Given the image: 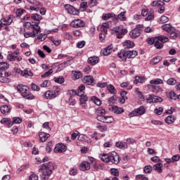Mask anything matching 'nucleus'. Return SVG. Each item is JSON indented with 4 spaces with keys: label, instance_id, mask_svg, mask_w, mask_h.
I'll list each match as a JSON object with an SVG mask.
<instances>
[{
    "label": "nucleus",
    "instance_id": "nucleus-26",
    "mask_svg": "<svg viewBox=\"0 0 180 180\" xmlns=\"http://www.w3.org/2000/svg\"><path fill=\"white\" fill-rule=\"evenodd\" d=\"M114 119L112 116H104L103 118H100V122L103 123H112Z\"/></svg>",
    "mask_w": 180,
    "mask_h": 180
},
{
    "label": "nucleus",
    "instance_id": "nucleus-62",
    "mask_svg": "<svg viewBox=\"0 0 180 180\" xmlns=\"http://www.w3.org/2000/svg\"><path fill=\"white\" fill-rule=\"evenodd\" d=\"M78 174V169L75 167H72L70 170V175H72L73 176Z\"/></svg>",
    "mask_w": 180,
    "mask_h": 180
},
{
    "label": "nucleus",
    "instance_id": "nucleus-61",
    "mask_svg": "<svg viewBox=\"0 0 180 180\" xmlns=\"http://www.w3.org/2000/svg\"><path fill=\"white\" fill-rule=\"evenodd\" d=\"M13 123L15 124H20L22 123V118L20 117H13Z\"/></svg>",
    "mask_w": 180,
    "mask_h": 180
},
{
    "label": "nucleus",
    "instance_id": "nucleus-42",
    "mask_svg": "<svg viewBox=\"0 0 180 180\" xmlns=\"http://www.w3.org/2000/svg\"><path fill=\"white\" fill-rule=\"evenodd\" d=\"M109 25H110V22H103L102 24V27L105 34H108V29L109 28Z\"/></svg>",
    "mask_w": 180,
    "mask_h": 180
},
{
    "label": "nucleus",
    "instance_id": "nucleus-5",
    "mask_svg": "<svg viewBox=\"0 0 180 180\" xmlns=\"http://www.w3.org/2000/svg\"><path fill=\"white\" fill-rule=\"evenodd\" d=\"M146 113V107L141 105L139 108L132 110L129 113V117H134L135 116H143Z\"/></svg>",
    "mask_w": 180,
    "mask_h": 180
},
{
    "label": "nucleus",
    "instance_id": "nucleus-28",
    "mask_svg": "<svg viewBox=\"0 0 180 180\" xmlns=\"http://www.w3.org/2000/svg\"><path fill=\"white\" fill-rule=\"evenodd\" d=\"M143 82H146V77H140L136 76L135 77V79L134 81V84H143Z\"/></svg>",
    "mask_w": 180,
    "mask_h": 180
},
{
    "label": "nucleus",
    "instance_id": "nucleus-7",
    "mask_svg": "<svg viewBox=\"0 0 180 180\" xmlns=\"http://www.w3.org/2000/svg\"><path fill=\"white\" fill-rule=\"evenodd\" d=\"M32 30L33 31L32 32H28L24 34L25 39H28V37H36V35L40 33V26L39 25H33Z\"/></svg>",
    "mask_w": 180,
    "mask_h": 180
},
{
    "label": "nucleus",
    "instance_id": "nucleus-4",
    "mask_svg": "<svg viewBox=\"0 0 180 180\" xmlns=\"http://www.w3.org/2000/svg\"><path fill=\"white\" fill-rule=\"evenodd\" d=\"M84 91H85V85L82 84L77 89V95L79 97L80 103H86L88 102V96L84 95Z\"/></svg>",
    "mask_w": 180,
    "mask_h": 180
},
{
    "label": "nucleus",
    "instance_id": "nucleus-11",
    "mask_svg": "<svg viewBox=\"0 0 180 180\" xmlns=\"http://www.w3.org/2000/svg\"><path fill=\"white\" fill-rule=\"evenodd\" d=\"M96 115L97 120H98V122H101L100 119H103L105 115H106V111L105 110V109L99 107L96 110Z\"/></svg>",
    "mask_w": 180,
    "mask_h": 180
},
{
    "label": "nucleus",
    "instance_id": "nucleus-14",
    "mask_svg": "<svg viewBox=\"0 0 180 180\" xmlns=\"http://www.w3.org/2000/svg\"><path fill=\"white\" fill-rule=\"evenodd\" d=\"M82 82L87 85H94L95 84V79L92 76L87 75L83 77Z\"/></svg>",
    "mask_w": 180,
    "mask_h": 180
},
{
    "label": "nucleus",
    "instance_id": "nucleus-3",
    "mask_svg": "<svg viewBox=\"0 0 180 180\" xmlns=\"http://www.w3.org/2000/svg\"><path fill=\"white\" fill-rule=\"evenodd\" d=\"M60 94V88L56 87L55 90H48L44 94L45 99H54Z\"/></svg>",
    "mask_w": 180,
    "mask_h": 180
},
{
    "label": "nucleus",
    "instance_id": "nucleus-54",
    "mask_svg": "<svg viewBox=\"0 0 180 180\" xmlns=\"http://www.w3.org/2000/svg\"><path fill=\"white\" fill-rule=\"evenodd\" d=\"M125 13H126V11L121 12V13L117 15V18H118L120 20H122V21L126 20V16L124 15Z\"/></svg>",
    "mask_w": 180,
    "mask_h": 180
},
{
    "label": "nucleus",
    "instance_id": "nucleus-63",
    "mask_svg": "<svg viewBox=\"0 0 180 180\" xmlns=\"http://www.w3.org/2000/svg\"><path fill=\"white\" fill-rule=\"evenodd\" d=\"M169 20V18L165 15H162L160 18V22L161 23H167V22H168Z\"/></svg>",
    "mask_w": 180,
    "mask_h": 180
},
{
    "label": "nucleus",
    "instance_id": "nucleus-15",
    "mask_svg": "<svg viewBox=\"0 0 180 180\" xmlns=\"http://www.w3.org/2000/svg\"><path fill=\"white\" fill-rule=\"evenodd\" d=\"M79 168L81 171H89L91 169V164L86 161H84L80 164Z\"/></svg>",
    "mask_w": 180,
    "mask_h": 180
},
{
    "label": "nucleus",
    "instance_id": "nucleus-33",
    "mask_svg": "<svg viewBox=\"0 0 180 180\" xmlns=\"http://www.w3.org/2000/svg\"><path fill=\"white\" fill-rule=\"evenodd\" d=\"M91 101L94 102V103H95V105H97V106H101V105H102V101H101V99H99L96 96H91Z\"/></svg>",
    "mask_w": 180,
    "mask_h": 180
},
{
    "label": "nucleus",
    "instance_id": "nucleus-27",
    "mask_svg": "<svg viewBox=\"0 0 180 180\" xmlns=\"http://www.w3.org/2000/svg\"><path fill=\"white\" fill-rule=\"evenodd\" d=\"M72 74H73V79L74 81H77V79H79V78H82V72L81 71H72Z\"/></svg>",
    "mask_w": 180,
    "mask_h": 180
},
{
    "label": "nucleus",
    "instance_id": "nucleus-39",
    "mask_svg": "<svg viewBox=\"0 0 180 180\" xmlns=\"http://www.w3.org/2000/svg\"><path fill=\"white\" fill-rule=\"evenodd\" d=\"M165 5V3L161 1H153L151 3V6H158V8H161Z\"/></svg>",
    "mask_w": 180,
    "mask_h": 180
},
{
    "label": "nucleus",
    "instance_id": "nucleus-29",
    "mask_svg": "<svg viewBox=\"0 0 180 180\" xmlns=\"http://www.w3.org/2000/svg\"><path fill=\"white\" fill-rule=\"evenodd\" d=\"M107 89L112 95H116L117 94V91H116V88L112 84H108Z\"/></svg>",
    "mask_w": 180,
    "mask_h": 180
},
{
    "label": "nucleus",
    "instance_id": "nucleus-31",
    "mask_svg": "<svg viewBox=\"0 0 180 180\" xmlns=\"http://www.w3.org/2000/svg\"><path fill=\"white\" fill-rule=\"evenodd\" d=\"M79 141H85L86 143H91V139H89L86 135L82 134L78 137Z\"/></svg>",
    "mask_w": 180,
    "mask_h": 180
},
{
    "label": "nucleus",
    "instance_id": "nucleus-53",
    "mask_svg": "<svg viewBox=\"0 0 180 180\" xmlns=\"http://www.w3.org/2000/svg\"><path fill=\"white\" fill-rule=\"evenodd\" d=\"M51 84V82L50 80H45L41 84V88H49L50 85Z\"/></svg>",
    "mask_w": 180,
    "mask_h": 180
},
{
    "label": "nucleus",
    "instance_id": "nucleus-1",
    "mask_svg": "<svg viewBox=\"0 0 180 180\" xmlns=\"http://www.w3.org/2000/svg\"><path fill=\"white\" fill-rule=\"evenodd\" d=\"M56 169V165L53 162H49L48 163L43 164L40 166L39 169V172H41V178L42 180L49 179L53 174V171Z\"/></svg>",
    "mask_w": 180,
    "mask_h": 180
},
{
    "label": "nucleus",
    "instance_id": "nucleus-57",
    "mask_svg": "<svg viewBox=\"0 0 180 180\" xmlns=\"http://www.w3.org/2000/svg\"><path fill=\"white\" fill-rule=\"evenodd\" d=\"M38 40H41V41H44L46 39H47V34H40L37 37Z\"/></svg>",
    "mask_w": 180,
    "mask_h": 180
},
{
    "label": "nucleus",
    "instance_id": "nucleus-64",
    "mask_svg": "<svg viewBox=\"0 0 180 180\" xmlns=\"http://www.w3.org/2000/svg\"><path fill=\"white\" fill-rule=\"evenodd\" d=\"M168 85H175L176 84V80L174 78H170L167 80Z\"/></svg>",
    "mask_w": 180,
    "mask_h": 180
},
{
    "label": "nucleus",
    "instance_id": "nucleus-41",
    "mask_svg": "<svg viewBox=\"0 0 180 180\" xmlns=\"http://www.w3.org/2000/svg\"><path fill=\"white\" fill-rule=\"evenodd\" d=\"M150 84L154 85H160V84H164V81L161 79H155L150 81Z\"/></svg>",
    "mask_w": 180,
    "mask_h": 180
},
{
    "label": "nucleus",
    "instance_id": "nucleus-50",
    "mask_svg": "<svg viewBox=\"0 0 180 180\" xmlns=\"http://www.w3.org/2000/svg\"><path fill=\"white\" fill-rule=\"evenodd\" d=\"M147 17L145 18V20L148 21V20H153L154 19V12L153 11H149V13Z\"/></svg>",
    "mask_w": 180,
    "mask_h": 180
},
{
    "label": "nucleus",
    "instance_id": "nucleus-10",
    "mask_svg": "<svg viewBox=\"0 0 180 180\" xmlns=\"http://www.w3.org/2000/svg\"><path fill=\"white\" fill-rule=\"evenodd\" d=\"M65 9L68 12V13H69L70 15H79V11H78V9L75 8V7L70 4H66L65 6Z\"/></svg>",
    "mask_w": 180,
    "mask_h": 180
},
{
    "label": "nucleus",
    "instance_id": "nucleus-43",
    "mask_svg": "<svg viewBox=\"0 0 180 180\" xmlns=\"http://www.w3.org/2000/svg\"><path fill=\"white\" fill-rule=\"evenodd\" d=\"M167 98H169L170 99H173L174 101H176V99L178 98V96H176V94H175V92L172 91L167 94Z\"/></svg>",
    "mask_w": 180,
    "mask_h": 180
},
{
    "label": "nucleus",
    "instance_id": "nucleus-21",
    "mask_svg": "<svg viewBox=\"0 0 180 180\" xmlns=\"http://www.w3.org/2000/svg\"><path fill=\"white\" fill-rule=\"evenodd\" d=\"M112 49L113 46H112V45H110L101 50V54H103V56H109V54L112 53Z\"/></svg>",
    "mask_w": 180,
    "mask_h": 180
},
{
    "label": "nucleus",
    "instance_id": "nucleus-48",
    "mask_svg": "<svg viewBox=\"0 0 180 180\" xmlns=\"http://www.w3.org/2000/svg\"><path fill=\"white\" fill-rule=\"evenodd\" d=\"M117 99V96H116L115 94H113L112 96H111L108 98L109 105H110L112 106V105H113V103H115V101H116Z\"/></svg>",
    "mask_w": 180,
    "mask_h": 180
},
{
    "label": "nucleus",
    "instance_id": "nucleus-38",
    "mask_svg": "<svg viewBox=\"0 0 180 180\" xmlns=\"http://www.w3.org/2000/svg\"><path fill=\"white\" fill-rule=\"evenodd\" d=\"M161 60H162V57L157 56L151 60L150 63L152 64V65H155L156 64H158V63H160Z\"/></svg>",
    "mask_w": 180,
    "mask_h": 180
},
{
    "label": "nucleus",
    "instance_id": "nucleus-30",
    "mask_svg": "<svg viewBox=\"0 0 180 180\" xmlns=\"http://www.w3.org/2000/svg\"><path fill=\"white\" fill-rule=\"evenodd\" d=\"M123 46L125 47V49H133L134 46V42L130 40H127L123 42Z\"/></svg>",
    "mask_w": 180,
    "mask_h": 180
},
{
    "label": "nucleus",
    "instance_id": "nucleus-17",
    "mask_svg": "<svg viewBox=\"0 0 180 180\" xmlns=\"http://www.w3.org/2000/svg\"><path fill=\"white\" fill-rule=\"evenodd\" d=\"M19 49H17L14 52L8 55V59L9 60V61H15V60H16L17 56H19Z\"/></svg>",
    "mask_w": 180,
    "mask_h": 180
},
{
    "label": "nucleus",
    "instance_id": "nucleus-35",
    "mask_svg": "<svg viewBox=\"0 0 180 180\" xmlns=\"http://www.w3.org/2000/svg\"><path fill=\"white\" fill-rule=\"evenodd\" d=\"M31 19H32V20H34L35 22H40V20H41L43 18L41 17V15H40V14L34 13L31 15Z\"/></svg>",
    "mask_w": 180,
    "mask_h": 180
},
{
    "label": "nucleus",
    "instance_id": "nucleus-52",
    "mask_svg": "<svg viewBox=\"0 0 180 180\" xmlns=\"http://www.w3.org/2000/svg\"><path fill=\"white\" fill-rule=\"evenodd\" d=\"M156 40H157V37H152V38H148L147 39V43H148V44H150V46H153V44H155Z\"/></svg>",
    "mask_w": 180,
    "mask_h": 180
},
{
    "label": "nucleus",
    "instance_id": "nucleus-8",
    "mask_svg": "<svg viewBox=\"0 0 180 180\" xmlns=\"http://www.w3.org/2000/svg\"><path fill=\"white\" fill-rule=\"evenodd\" d=\"M70 26L71 27H75V29L85 27V22L81 19H75L70 22Z\"/></svg>",
    "mask_w": 180,
    "mask_h": 180
},
{
    "label": "nucleus",
    "instance_id": "nucleus-51",
    "mask_svg": "<svg viewBox=\"0 0 180 180\" xmlns=\"http://www.w3.org/2000/svg\"><path fill=\"white\" fill-rule=\"evenodd\" d=\"M115 13H107L103 15L102 18L103 20H108V19H110V18H115Z\"/></svg>",
    "mask_w": 180,
    "mask_h": 180
},
{
    "label": "nucleus",
    "instance_id": "nucleus-46",
    "mask_svg": "<svg viewBox=\"0 0 180 180\" xmlns=\"http://www.w3.org/2000/svg\"><path fill=\"white\" fill-rule=\"evenodd\" d=\"M135 92L137 95V96H139V98L142 100V101H146V98L144 97V95H143V93L140 91H139V89H136Z\"/></svg>",
    "mask_w": 180,
    "mask_h": 180
},
{
    "label": "nucleus",
    "instance_id": "nucleus-16",
    "mask_svg": "<svg viewBox=\"0 0 180 180\" xmlns=\"http://www.w3.org/2000/svg\"><path fill=\"white\" fill-rule=\"evenodd\" d=\"M111 112H113V113H116V115H120L121 113H123L124 112V109L123 108L117 107V106H112L109 108Z\"/></svg>",
    "mask_w": 180,
    "mask_h": 180
},
{
    "label": "nucleus",
    "instance_id": "nucleus-44",
    "mask_svg": "<svg viewBox=\"0 0 180 180\" xmlns=\"http://www.w3.org/2000/svg\"><path fill=\"white\" fill-rule=\"evenodd\" d=\"M22 97H24L25 99H28V100L34 99V96L32 93H30V90L28 91V92H27L26 94L22 96Z\"/></svg>",
    "mask_w": 180,
    "mask_h": 180
},
{
    "label": "nucleus",
    "instance_id": "nucleus-24",
    "mask_svg": "<svg viewBox=\"0 0 180 180\" xmlns=\"http://www.w3.org/2000/svg\"><path fill=\"white\" fill-rule=\"evenodd\" d=\"M115 146L117 148H120L122 150H126V148H129V146L126 142H122V141H118L116 142Z\"/></svg>",
    "mask_w": 180,
    "mask_h": 180
},
{
    "label": "nucleus",
    "instance_id": "nucleus-60",
    "mask_svg": "<svg viewBox=\"0 0 180 180\" xmlns=\"http://www.w3.org/2000/svg\"><path fill=\"white\" fill-rule=\"evenodd\" d=\"M99 0H90L89 2V5L91 8H94V6H96L98 5V1Z\"/></svg>",
    "mask_w": 180,
    "mask_h": 180
},
{
    "label": "nucleus",
    "instance_id": "nucleus-49",
    "mask_svg": "<svg viewBox=\"0 0 180 180\" xmlns=\"http://www.w3.org/2000/svg\"><path fill=\"white\" fill-rule=\"evenodd\" d=\"M151 171H153V167L150 165L145 166L143 168V172H145V174H151Z\"/></svg>",
    "mask_w": 180,
    "mask_h": 180
},
{
    "label": "nucleus",
    "instance_id": "nucleus-2",
    "mask_svg": "<svg viewBox=\"0 0 180 180\" xmlns=\"http://www.w3.org/2000/svg\"><path fill=\"white\" fill-rule=\"evenodd\" d=\"M162 30L167 32L171 39H176L178 37V34H176V30L175 27H172L171 24H165L162 26Z\"/></svg>",
    "mask_w": 180,
    "mask_h": 180
},
{
    "label": "nucleus",
    "instance_id": "nucleus-20",
    "mask_svg": "<svg viewBox=\"0 0 180 180\" xmlns=\"http://www.w3.org/2000/svg\"><path fill=\"white\" fill-rule=\"evenodd\" d=\"M89 64L91 65H96L99 63V58L98 56H91L88 58Z\"/></svg>",
    "mask_w": 180,
    "mask_h": 180
},
{
    "label": "nucleus",
    "instance_id": "nucleus-36",
    "mask_svg": "<svg viewBox=\"0 0 180 180\" xmlns=\"http://www.w3.org/2000/svg\"><path fill=\"white\" fill-rule=\"evenodd\" d=\"M9 68V64L6 62H0V71H6Z\"/></svg>",
    "mask_w": 180,
    "mask_h": 180
},
{
    "label": "nucleus",
    "instance_id": "nucleus-18",
    "mask_svg": "<svg viewBox=\"0 0 180 180\" xmlns=\"http://www.w3.org/2000/svg\"><path fill=\"white\" fill-rule=\"evenodd\" d=\"M99 158L103 162H110V153H103L99 155Z\"/></svg>",
    "mask_w": 180,
    "mask_h": 180
},
{
    "label": "nucleus",
    "instance_id": "nucleus-25",
    "mask_svg": "<svg viewBox=\"0 0 180 180\" xmlns=\"http://www.w3.org/2000/svg\"><path fill=\"white\" fill-rule=\"evenodd\" d=\"M39 139L41 143H44L49 137H50V135L46 132H40L39 134Z\"/></svg>",
    "mask_w": 180,
    "mask_h": 180
},
{
    "label": "nucleus",
    "instance_id": "nucleus-13",
    "mask_svg": "<svg viewBox=\"0 0 180 180\" xmlns=\"http://www.w3.org/2000/svg\"><path fill=\"white\" fill-rule=\"evenodd\" d=\"M17 90L20 92L22 96H24L29 91L30 89L27 86H23L22 84H18L17 86Z\"/></svg>",
    "mask_w": 180,
    "mask_h": 180
},
{
    "label": "nucleus",
    "instance_id": "nucleus-32",
    "mask_svg": "<svg viewBox=\"0 0 180 180\" xmlns=\"http://www.w3.org/2000/svg\"><path fill=\"white\" fill-rule=\"evenodd\" d=\"M156 38L159 41H161V43H167V41H169V39L165 35H160L156 37Z\"/></svg>",
    "mask_w": 180,
    "mask_h": 180
},
{
    "label": "nucleus",
    "instance_id": "nucleus-59",
    "mask_svg": "<svg viewBox=\"0 0 180 180\" xmlns=\"http://www.w3.org/2000/svg\"><path fill=\"white\" fill-rule=\"evenodd\" d=\"M68 103L70 106H75V103H77V101H75V98H74V97H70L69 98Z\"/></svg>",
    "mask_w": 180,
    "mask_h": 180
},
{
    "label": "nucleus",
    "instance_id": "nucleus-45",
    "mask_svg": "<svg viewBox=\"0 0 180 180\" xmlns=\"http://www.w3.org/2000/svg\"><path fill=\"white\" fill-rule=\"evenodd\" d=\"M164 112V108L162 107L156 108L154 110V112L155 115H158V116L161 115L162 113Z\"/></svg>",
    "mask_w": 180,
    "mask_h": 180
},
{
    "label": "nucleus",
    "instance_id": "nucleus-55",
    "mask_svg": "<svg viewBox=\"0 0 180 180\" xmlns=\"http://www.w3.org/2000/svg\"><path fill=\"white\" fill-rule=\"evenodd\" d=\"M158 102H162V98L158 96H153V103H157Z\"/></svg>",
    "mask_w": 180,
    "mask_h": 180
},
{
    "label": "nucleus",
    "instance_id": "nucleus-34",
    "mask_svg": "<svg viewBox=\"0 0 180 180\" xmlns=\"http://www.w3.org/2000/svg\"><path fill=\"white\" fill-rule=\"evenodd\" d=\"M128 58H134L139 53H137V51H127Z\"/></svg>",
    "mask_w": 180,
    "mask_h": 180
},
{
    "label": "nucleus",
    "instance_id": "nucleus-19",
    "mask_svg": "<svg viewBox=\"0 0 180 180\" xmlns=\"http://www.w3.org/2000/svg\"><path fill=\"white\" fill-rule=\"evenodd\" d=\"M118 57L122 60V61H126L128 58L127 51L121 50L120 52L118 53Z\"/></svg>",
    "mask_w": 180,
    "mask_h": 180
},
{
    "label": "nucleus",
    "instance_id": "nucleus-47",
    "mask_svg": "<svg viewBox=\"0 0 180 180\" xmlns=\"http://www.w3.org/2000/svg\"><path fill=\"white\" fill-rule=\"evenodd\" d=\"M154 46L156 49H162V47H164V44L160 42V41L158 39H156Z\"/></svg>",
    "mask_w": 180,
    "mask_h": 180
},
{
    "label": "nucleus",
    "instance_id": "nucleus-23",
    "mask_svg": "<svg viewBox=\"0 0 180 180\" xmlns=\"http://www.w3.org/2000/svg\"><path fill=\"white\" fill-rule=\"evenodd\" d=\"M1 112L2 115H8L11 112V106L7 105H4L0 108Z\"/></svg>",
    "mask_w": 180,
    "mask_h": 180
},
{
    "label": "nucleus",
    "instance_id": "nucleus-6",
    "mask_svg": "<svg viewBox=\"0 0 180 180\" xmlns=\"http://www.w3.org/2000/svg\"><path fill=\"white\" fill-rule=\"evenodd\" d=\"M144 26L143 25H137L136 27L129 32V36L131 39H137L141 34Z\"/></svg>",
    "mask_w": 180,
    "mask_h": 180
},
{
    "label": "nucleus",
    "instance_id": "nucleus-40",
    "mask_svg": "<svg viewBox=\"0 0 180 180\" xmlns=\"http://www.w3.org/2000/svg\"><path fill=\"white\" fill-rule=\"evenodd\" d=\"M153 168L155 171H157V172H159V174H161L162 172V163H158L153 166Z\"/></svg>",
    "mask_w": 180,
    "mask_h": 180
},
{
    "label": "nucleus",
    "instance_id": "nucleus-37",
    "mask_svg": "<svg viewBox=\"0 0 180 180\" xmlns=\"http://www.w3.org/2000/svg\"><path fill=\"white\" fill-rule=\"evenodd\" d=\"M165 123H167V124H172L175 122V117L172 115H169L167 117L165 120Z\"/></svg>",
    "mask_w": 180,
    "mask_h": 180
},
{
    "label": "nucleus",
    "instance_id": "nucleus-56",
    "mask_svg": "<svg viewBox=\"0 0 180 180\" xmlns=\"http://www.w3.org/2000/svg\"><path fill=\"white\" fill-rule=\"evenodd\" d=\"M111 174L113 175V176H119V170L115 168L110 169Z\"/></svg>",
    "mask_w": 180,
    "mask_h": 180
},
{
    "label": "nucleus",
    "instance_id": "nucleus-58",
    "mask_svg": "<svg viewBox=\"0 0 180 180\" xmlns=\"http://www.w3.org/2000/svg\"><path fill=\"white\" fill-rule=\"evenodd\" d=\"M55 82H57V84H64V77H59L54 79Z\"/></svg>",
    "mask_w": 180,
    "mask_h": 180
},
{
    "label": "nucleus",
    "instance_id": "nucleus-22",
    "mask_svg": "<svg viewBox=\"0 0 180 180\" xmlns=\"http://www.w3.org/2000/svg\"><path fill=\"white\" fill-rule=\"evenodd\" d=\"M122 31V27H115L112 28V33H117V39H122L123 36H122V34H120V32Z\"/></svg>",
    "mask_w": 180,
    "mask_h": 180
},
{
    "label": "nucleus",
    "instance_id": "nucleus-9",
    "mask_svg": "<svg viewBox=\"0 0 180 180\" xmlns=\"http://www.w3.org/2000/svg\"><path fill=\"white\" fill-rule=\"evenodd\" d=\"M110 162L115 165H117L120 162V157L117 153L112 151L110 153Z\"/></svg>",
    "mask_w": 180,
    "mask_h": 180
},
{
    "label": "nucleus",
    "instance_id": "nucleus-12",
    "mask_svg": "<svg viewBox=\"0 0 180 180\" xmlns=\"http://www.w3.org/2000/svg\"><path fill=\"white\" fill-rule=\"evenodd\" d=\"M53 151L54 153H65L67 151V146L63 143H58Z\"/></svg>",
    "mask_w": 180,
    "mask_h": 180
}]
</instances>
